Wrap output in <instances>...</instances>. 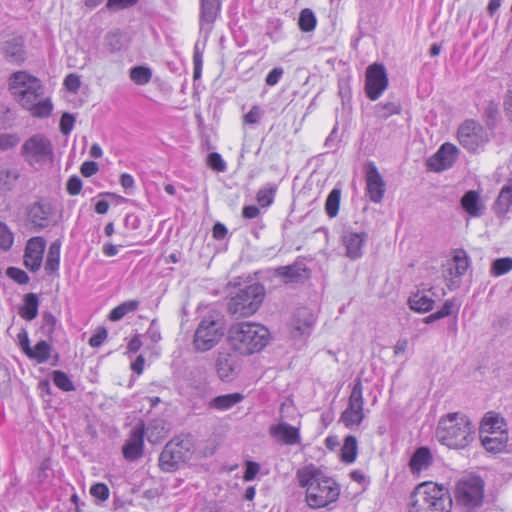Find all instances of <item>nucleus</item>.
<instances>
[{"mask_svg":"<svg viewBox=\"0 0 512 512\" xmlns=\"http://www.w3.org/2000/svg\"><path fill=\"white\" fill-rule=\"evenodd\" d=\"M306 269L300 264L280 266L275 269V275L282 278L285 283L296 282L303 277Z\"/></svg>","mask_w":512,"mask_h":512,"instance_id":"c85d7f7f","label":"nucleus"},{"mask_svg":"<svg viewBox=\"0 0 512 512\" xmlns=\"http://www.w3.org/2000/svg\"><path fill=\"white\" fill-rule=\"evenodd\" d=\"M270 434L277 441L286 445L298 444L301 439L299 430L286 422L271 426Z\"/></svg>","mask_w":512,"mask_h":512,"instance_id":"4be33fe9","label":"nucleus"},{"mask_svg":"<svg viewBox=\"0 0 512 512\" xmlns=\"http://www.w3.org/2000/svg\"><path fill=\"white\" fill-rule=\"evenodd\" d=\"M21 155L31 166L43 165L54 156L52 142L43 134H34L24 141Z\"/></svg>","mask_w":512,"mask_h":512,"instance_id":"9d476101","label":"nucleus"},{"mask_svg":"<svg viewBox=\"0 0 512 512\" xmlns=\"http://www.w3.org/2000/svg\"><path fill=\"white\" fill-rule=\"evenodd\" d=\"M167 434L168 430L163 419H153L148 423L147 427H145L147 440L152 444L159 443L167 436Z\"/></svg>","mask_w":512,"mask_h":512,"instance_id":"cd10ccee","label":"nucleus"},{"mask_svg":"<svg viewBox=\"0 0 512 512\" xmlns=\"http://www.w3.org/2000/svg\"><path fill=\"white\" fill-rule=\"evenodd\" d=\"M139 307V301L137 300H129L121 303L111 310L109 314V319L111 321H119L128 313L134 312Z\"/></svg>","mask_w":512,"mask_h":512,"instance_id":"58836bf2","label":"nucleus"},{"mask_svg":"<svg viewBox=\"0 0 512 512\" xmlns=\"http://www.w3.org/2000/svg\"><path fill=\"white\" fill-rule=\"evenodd\" d=\"M7 275L19 284H26L30 280L28 274L24 270L16 267L8 268Z\"/></svg>","mask_w":512,"mask_h":512,"instance_id":"6e6d98bb","label":"nucleus"},{"mask_svg":"<svg viewBox=\"0 0 512 512\" xmlns=\"http://www.w3.org/2000/svg\"><path fill=\"white\" fill-rule=\"evenodd\" d=\"M341 191L334 188L328 195L325 202V211L330 218L338 215L340 206Z\"/></svg>","mask_w":512,"mask_h":512,"instance_id":"37998d69","label":"nucleus"},{"mask_svg":"<svg viewBox=\"0 0 512 512\" xmlns=\"http://www.w3.org/2000/svg\"><path fill=\"white\" fill-rule=\"evenodd\" d=\"M90 494L98 501L104 502L109 498V488L104 483H96L91 486Z\"/></svg>","mask_w":512,"mask_h":512,"instance_id":"864d4df0","label":"nucleus"},{"mask_svg":"<svg viewBox=\"0 0 512 512\" xmlns=\"http://www.w3.org/2000/svg\"><path fill=\"white\" fill-rule=\"evenodd\" d=\"M20 137L16 133H0V151H7L16 147Z\"/></svg>","mask_w":512,"mask_h":512,"instance_id":"3c124183","label":"nucleus"},{"mask_svg":"<svg viewBox=\"0 0 512 512\" xmlns=\"http://www.w3.org/2000/svg\"><path fill=\"white\" fill-rule=\"evenodd\" d=\"M46 248V241L43 237L30 238L24 251V265L32 272L40 269L43 262V254Z\"/></svg>","mask_w":512,"mask_h":512,"instance_id":"dca6fc26","label":"nucleus"},{"mask_svg":"<svg viewBox=\"0 0 512 512\" xmlns=\"http://www.w3.org/2000/svg\"><path fill=\"white\" fill-rule=\"evenodd\" d=\"M23 108L28 110L33 117L47 118L53 110V105L51 100L47 98L43 100H32L31 105L24 106Z\"/></svg>","mask_w":512,"mask_h":512,"instance_id":"f704fd0d","label":"nucleus"},{"mask_svg":"<svg viewBox=\"0 0 512 512\" xmlns=\"http://www.w3.org/2000/svg\"><path fill=\"white\" fill-rule=\"evenodd\" d=\"M484 482L478 476L464 477L458 481L455 488L457 505L467 512L474 511L483 503Z\"/></svg>","mask_w":512,"mask_h":512,"instance_id":"6e6552de","label":"nucleus"},{"mask_svg":"<svg viewBox=\"0 0 512 512\" xmlns=\"http://www.w3.org/2000/svg\"><path fill=\"white\" fill-rule=\"evenodd\" d=\"M9 90L22 106H29L32 100H38L43 95V85L37 77L26 71H17L9 78Z\"/></svg>","mask_w":512,"mask_h":512,"instance_id":"0eeeda50","label":"nucleus"},{"mask_svg":"<svg viewBox=\"0 0 512 512\" xmlns=\"http://www.w3.org/2000/svg\"><path fill=\"white\" fill-rule=\"evenodd\" d=\"M400 110V105L395 102H387L385 104L380 103L376 106V113L378 116L383 118H387L394 114H399Z\"/></svg>","mask_w":512,"mask_h":512,"instance_id":"8fccbe9b","label":"nucleus"},{"mask_svg":"<svg viewBox=\"0 0 512 512\" xmlns=\"http://www.w3.org/2000/svg\"><path fill=\"white\" fill-rule=\"evenodd\" d=\"M367 241V234L363 231L345 229L342 235V243L346 249V256L356 260L363 255V247Z\"/></svg>","mask_w":512,"mask_h":512,"instance_id":"6ab92c4d","label":"nucleus"},{"mask_svg":"<svg viewBox=\"0 0 512 512\" xmlns=\"http://www.w3.org/2000/svg\"><path fill=\"white\" fill-rule=\"evenodd\" d=\"M270 340L269 330L256 322L234 323L228 329L230 348L240 355H252L263 350Z\"/></svg>","mask_w":512,"mask_h":512,"instance_id":"7ed1b4c3","label":"nucleus"},{"mask_svg":"<svg viewBox=\"0 0 512 512\" xmlns=\"http://www.w3.org/2000/svg\"><path fill=\"white\" fill-rule=\"evenodd\" d=\"M50 354L51 345L45 340H41L34 347H30L26 353L30 359H34L40 364L45 363L50 358Z\"/></svg>","mask_w":512,"mask_h":512,"instance_id":"e433bc0d","label":"nucleus"},{"mask_svg":"<svg viewBox=\"0 0 512 512\" xmlns=\"http://www.w3.org/2000/svg\"><path fill=\"white\" fill-rule=\"evenodd\" d=\"M480 439L482 446L487 452L501 453L506 450L508 433L507 431H498L493 434H481Z\"/></svg>","mask_w":512,"mask_h":512,"instance_id":"b1692460","label":"nucleus"},{"mask_svg":"<svg viewBox=\"0 0 512 512\" xmlns=\"http://www.w3.org/2000/svg\"><path fill=\"white\" fill-rule=\"evenodd\" d=\"M2 51L6 59L11 63L20 64L25 60L26 53L22 37H14L5 41Z\"/></svg>","mask_w":512,"mask_h":512,"instance_id":"393cba45","label":"nucleus"},{"mask_svg":"<svg viewBox=\"0 0 512 512\" xmlns=\"http://www.w3.org/2000/svg\"><path fill=\"white\" fill-rule=\"evenodd\" d=\"M75 118L70 113H64L60 118V131L63 135H68L73 130Z\"/></svg>","mask_w":512,"mask_h":512,"instance_id":"4d7b16f0","label":"nucleus"},{"mask_svg":"<svg viewBox=\"0 0 512 512\" xmlns=\"http://www.w3.org/2000/svg\"><path fill=\"white\" fill-rule=\"evenodd\" d=\"M284 70L282 67L273 68L266 76L265 82L268 86H275L281 79Z\"/></svg>","mask_w":512,"mask_h":512,"instance_id":"0e129e2a","label":"nucleus"},{"mask_svg":"<svg viewBox=\"0 0 512 512\" xmlns=\"http://www.w3.org/2000/svg\"><path fill=\"white\" fill-rule=\"evenodd\" d=\"M57 324L56 317L51 312H44L42 315V332L50 336L54 333Z\"/></svg>","mask_w":512,"mask_h":512,"instance_id":"603ef678","label":"nucleus"},{"mask_svg":"<svg viewBox=\"0 0 512 512\" xmlns=\"http://www.w3.org/2000/svg\"><path fill=\"white\" fill-rule=\"evenodd\" d=\"M192 449V441L189 436H176L170 440L159 456V465L165 472L176 470L185 461Z\"/></svg>","mask_w":512,"mask_h":512,"instance_id":"1a4fd4ad","label":"nucleus"},{"mask_svg":"<svg viewBox=\"0 0 512 512\" xmlns=\"http://www.w3.org/2000/svg\"><path fill=\"white\" fill-rule=\"evenodd\" d=\"M259 469H260L259 464H257L256 462H251V461L247 462L244 476H243L244 480L252 481L258 474Z\"/></svg>","mask_w":512,"mask_h":512,"instance_id":"774afa93","label":"nucleus"},{"mask_svg":"<svg viewBox=\"0 0 512 512\" xmlns=\"http://www.w3.org/2000/svg\"><path fill=\"white\" fill-rule=\"evenodd\" d=\"M409 305L412 310L425 313L432 310L434 300L424 292H417L410 296Z\"/></svg>","mask_w":512,"mask_h":512,"instance_id":"72a5a7b5","label":"nucleus"},{"mask_svg":"<svg viewBox=\"0 0 512 512\" xmlns=\"http://www.w3.org/2000/svg\"><path fill=\"white\" fill-rule=\"evenodd\" d=\"M82 189V181L77 176H72L67 181V192L72 195H78Z\"/></svg>","mask_w":512,"mask_h":512,"instance_id":"69168bd1","label":"nucleus"},{"mask_svg":"<svg viewBox=\"0 0 512 512\" xmlns=\"http://www.w3.org/2000/svg\"><path fill=\"white\" fill-rule=\"evenodd\" d=\"M458 311V305L455 299H448L444 302L440 310L430 314L426 317L425 323L429 324L441 318L450 316L454 312Z\"/></svg>","mask_w":512,"mask_h":512,"instance_id":"a19ab883","label":"nucleus"},{"mask_svg":"<svg viewBox=\"0 0 512 512\" xmlns=\"http://www.w3.org/2000/svg\"><path fill=\"white\" fill-rule=\"evenodd\" d=\"M263 112L261 108L257 105L253 106L250 111L244 116V123L246 124H256L260 121Z\"/></svg>","mask_w":512,"mask_h":512,"instance_id":"e2e57ef3","label":"nucleus"},{"mask_svg":"<svg viewBox=\"0 0 512 512\" xmlns=\"http://www.w3.org/2000/svg\"><path fill=\"white\" fill-rule=\"evenodd\" d=\"M208 164L212 169L218 172H223L226 169V163L222 159L221 155L216 152L208 155Z\"/></svg>","mask_w":512,"mask_h":512,"instance_id":"13d9d810","label":"nucleus"},{"mask_svg":"<svg viewBox=\"0 0 512 512\" xmlns=\"http://www.w3.org/2000/svg\"><path fill=\"white\" fill-rule=\"evenodd\" d=\"M152 78V71L146 66H135L130 69V79L137 85H146Z\"/></svg>","mask_w":512,"mask_h":512,"instance_id":"a18cd8bd","label":"nucleus"},{"mask_svg":"<svg viewBox=\"0 0 512 512\" xmlns=\"http://www.w3.org/2000/svg\"><path fill=\"white\" fill-rule=\"evenodd\" d=\"M461 206L471 217L481 216L484 209L479 193L474 190H470L463 195Z\"/></svg>","mask_w":512,"mask_h":512,"instance_id":"bb28decb","label":"nucleus"},{"mask_svg":"<svg viewBox=\"0 0 512 512\" xmlns=\"http://www.w3.org/2000/svg\"><path fill=\"white\" fill-rule=\"evenodd\" d=\"M460 145L469 152H479L488 142V134L485 128L474 120H466L457 132Z\"/></svg>","mask_w":512,"mask_h":512,"instance_id":"9b49d317","label":"nucleus"},{"mask_svg":"<svg viewBox=\"0 0 512 512\" xmlns=\"http://www.w3.org/2000/svg\"><path fill=\"white\" fill-rule=\"evenodd\" d=\"M505 426L506 424L503 418L491 412L487 413L480 425V435L487 433L493 434L498 431H507Z\"/></svg>","mask_w":512,"mask_h":512,"instance_id":"c756f323","label":"nucleus"},{"mask_svg":"<svg viewBox=\"0 0 512 512\" xmlns=\"http://www.w3.org/2000/svg\"><path fill=\"white\" fill-rule=\"evenodd\" d=\"M243 395L240 393H231V394H225L220 395L215 398H213L209 406L211 408L217 409V410H228L235 406L236 404L240 403L243 400Z\"/></svg>","mask_w":512,"mask_h":512,"instance_id":"7c9ffc66","label":"nucleus"},{"mask_svg":"<svg viewBox=\"0 0 512 512\" xmlns=\"http://www.w3.org/2000/svg\"><path fill=\"white\" fill-rule=\"evenodd\" d=\"M476 437V426L463 413L455 412L442 416L436 429V438L450 449H464Z\"/></svg>","mask_w":512,"mask_h":512,"instance_id":"f03ea898","label":"nucleus"},{"mask_svg":"<svg viewBox=\"0 0 512 512\" xmlns=\"http://www.w3.org/2000/svg\"><path fill=\"white\" fill-rule=\"evenodd\" d=\"M388 87L386 69L382 64L374 63L366 70L365 92L367 97L375 101Z\"/></svg>","mask_w":512,"mask_h":512,"instance_id":"ddd939ff","label":"nucleus"},{"mask_svg":"<svg viewBox=\"0 0 512 512\" xmlns=\"http://www.w3.org/2000/svg\"><path fill=\"white\" fill-rule=\"evenodd\" d=\"M433 462L431 451L427 447L416 449L409 461V467L413 474H420L427 470Z\"/></svg>","mask_w":512,"mask_h":512,"instance_id":"a878e982","label":"nucleus"},{"mask_svg":"<svg viewBox=\"0 0 512 512\" xmlns=\"http://www.w3.org/2000/svg\"><path fill=\"white\" fill-rule=\"evenodd\" d=\"M265 296L264 286L259 283L239 289L228 302V311L235 317H249L261 306Z\"/></svg>","mask_w":512,"mask_h":512,"instance_id":"39448f33","label":"nucleus"},{"mask_svg":"<svg viewBox=\"0 0 512 512\" xmlns=\"http://www.w3.org/2000/svg\"><path fill=\"white\" fill-rule=\"evenodd\" d=\"M138 0H108L106 7L109 10H122L135 5Z\"/></svg>","mask_w":512,"mask_h":512,"instance_id":"680f3d73","label":"nucleus"},{"mask_svg":"<svg viewBox=\"0 0 512 512\" xmlns=\"http://www.w3.org/2000/svg\"><path fill=\"white\" fill-rule=\"evenodd\" d=\"M452 503L447 487L424 482L414 490L409 512H450Z\"/></svg>","mask_w":512,"mask_h":512,"instance_id":"20e7f679","label":"nucleus"},{"mask_svg":"<svg viewBox=\"0 0 512 512\" xmlns=\"http://www.w3.org/2000/svg\"><path fill=\"white\" fill-rule=\"evenodd\" d=\"M20 177L17 168H1L0 169V191L10 192L14 189L16 182Z\"/></svg>","mask_w":512,"mask_h":512,"instance_id":"473e14b6","label":"nucleus"},{"mask_svg":"<svg viewBox=\"0 0 512 512\" xmlns=\"http://www.w3.org/2000/svg\"><path fill=\"white\" fill-rule=\"evenodd\" d=\"M224 336L222 318L214 313L203 317L194 332L193 347L198 352H206L214 348Z\"/></svg>","mask_w":512,"mask_h":512,"instance_id":"423d86ee","label":"nucleus"},{"mask_svg":"<svg viewBox=\"0 0 512 512\" xmlns=\"http://www.w3.org/2000/svg\"><path fill=\"white\" fill-rule=\"evenodd\" d=\"M358 444L356 437L349 435L345 438L341 449V460L347 464L353 463L357 457Z\"/></svg>","mask_w":512,"mask_h":512,"instance_id":"4c0bfd02","label":"nucleus"},{"mask_svg":"<svg viewBox=\"0 0 512 512\" xmlns=\"http://www.w3.org/2000/svg\"><path fill=\"white\" fill-rule=\"evenodd\" d=\"M470 265L469 257L465 250L456 249L453 256L443 266V274L449 281V285H456L457 280L460 279L467 271Z\"/></svg>","mask_w":512,"mask_h":512,"instance_id":"4468645a","label":"nucleus"},{"mask_svg":"<svg viewBox=\"0 0 512 512\" xmlns=\"http://www.w3.org/2000/svg\"><path fill=\"white\" fill-rule=\"evenodd\" d=\"M298 484L305 490V500L312 509L324 508L338 500L340 485L321 468L313 464L298 469Z\"/></svg>","mask_w":512,"mask_h":512,"instance_id":"f257e3e1","label":"nucleus"},{"mask_svg":"<svg viewBox=\"0 0 512 512\" xmlns=\"http://www.w3.org/2000/svg\"><path fill=\"white\" fill-rule=\"evenodd\" d=\"M216 367H217V373L222 380L228 379L233 371V368L228 363L227 358H218Z\"/></svg>","mask_w":512,"mask_h":512,"instance_id":"5fc2aeb1","label":"nucleus"},{"mask_svg":"<svg viewBox=\"0 0 512 512\" xmlns=\"http://www.w3.org/2000/svg\"><path fill=\"white\" fill-rule=\"evenodd\" d=\"M99 166L94 161H85L82 163L80 171L84 177H91L97 173Z\"/></svg>","mask_w":512,"mask_h":512,"instance_id":"338daca9","label":"nucleus"},{"mask_svg":"<svg viewBox=\"0 0 512 512\" xmlns=\"http://www.w3.org/2000/svg\"><path fill=\"white\" fill-rule=\"evenodd\" d=\"M39 299L34 293H28L24 297V305L20 308V316L28 321L35 319L38 315Z\"/></svg>","mask_w":512,"mask_h":512,"instance_id":"2f4dec72","label":"nucleus"},{"mask_svg":"<svg viewBox=\"0 0 512 512\" xmlns=\"http://www.w3.org/2000/svg\"><path fill=\"white\" fill-rule=\"evenodd\" d=\"M315 324V317L307 308H300L293 316L291 334L294 338L310 335Z\"/></svg>","mask_w":512,"mask_h":512,"instance_id":"412c9836","label":"nucleus"},{"mask_svg":"<svg viewBox=\"0 0 512 512\" xmlns=\"http://www.w3.org/2000/svg\"><path fill=\"white\" fill-rule=\"evenodd\" d=\"M52 380L54 385L64 392H71L75 390V386L69 376L60 370H55L52 373Z\"/></svg>","mask_w":512,"mask_h":512,"instance_id":"de8ad7c7","label":"nucleus"},{"mask_svg":"<svg viewBox=\"0 0 512 512\" xmlns=\"http://www.w3.org/2000/svg\"><path fill=\"white\" fill-rule=\"evenodd\" d=\"M365 418L363 386L360 379H357L353 385L348 400V406L341 414V421L347 428L358 427Z\"/></svg>","mask_w":512,"mask_h":512,"instance_id":"f8f14e48","label":"nucleus"},{"mask_svg":"<svg viewBox=\"0 0 512 512\" xmlns=\"http://www.w3.org/2000/svg\"><path fill=\"white\" fill-rule=\"evenodd\" d=\"M221 10L220 0H200V32L207 38Z\"/></svg>","mask_w":512,"mask_h":512,"instance_id":"aec40b11","label":"nucleus"},{"mask_svg":"<svg viewBox=\"0 0 512 512\" xmlns=\"http://www.w3.org/2000/svg\"><path fill=\"white\" fill-rule=\"evenodd\" d=\"M459 150L452 143H444L437 152L427 160L430 170L440 172L452 167L458 157Z\"/></svg>","mask_w":512,"mask_h":512,"instance_id":"2eb2a0df","label":"nucleus"},{"mask_svg":"<svg viewBox=\"0 0 512 512\" xmlns=\"http://www.w3.org/2000/svg\"><path fill=\"white\" fill-rule=\"evenodd\" d=\"M51 215L52 208L49 204L36 202L28 209V218L38 229L46 228L49 225Z\"/></svg>","mask_w":512,"mask_h":512,"instance_id":"5701e85b","label":"nucleus"},{"mask_svg":"<svg viewBox=\"0 0 512 512\" xmlns=\"http://www.w3.org/2000/svg\"><path fill=\"white\" fill-rule=\"evenodd\" d=\"M107 335V330L104 327L98 328L96 332L90 337L89 345L94 348L100 347L106 340Z\"/></svg>","mask_w":512,"mask_h":512,"instance_id":"bf43d9fd","label":"nucleus"},{"mask_svg":"<svg viewBox=\"0 0 512 512\" xmlns=\"http://www.w3.org/2000/svg\"><path fill=\"white\" fill-rule=\"evenodd\" d=\"M64 86L69 92L76 93L81 86L80 77L72 73L67 75L64 79Z\"/></svg>","mask_w":512,"mask_h":512,"instance_id":"052dcab7","label":"nucleus"},{"mask_svg":"<svg viewBox=\"0 0 512 512\" xmlns=\"http://www.w3.org/2000/svg\"><path fill=\"white\" fill-rule=\"evenodd\" d=\"M277 192V185L273 183H267L263 187H261L256 195V199L258 204L261 207L270 206L275 198Z\"/></svg>","mask_w":512,"mask_h":512,"instance_id":"ea45409f","label":"nucleus"},{"mask_svg":"<svg viewBox=\"0 0 512 512\" xmlns=\"http://www.w3.org/2000/svg\"><path fill=\"white\" fill-rule=\"evenodd\" d=\"M60 251V241L56 240L50 244L45 262V270L47 273H53L59 269Z\"/></svg>","mask_w":512,"mask_h":512,"instance_id":"c9c22d12","label":"nucleus"},{"mask_svg":"<svg viewBox=\"0 0 512 512\" xmlns=\"http://www.w3.org/2000/svg\"><path fill=\"white\" fill-rule=\"evenodd\" d=\"M317 20L313 11L309 8H305L300 12L298 25L301 31L311 32L315 29Z\"/></svg>","mask_w":512,"mask_h":512,"instance_id":"c03bdc74","label":"nucleus"},{"mask_svg":"<svg viewBox=\"0 0 512 512\" xmlns=\"http://www.w3.org/2000/svg\"><path fill=\"white\" fill-rule=\"evenodd\" d=\"M14 242V235L9 227L0 221V248L2 250H9Z\"/></svg>","mask_w":512,"mask_h":512,"instance_id":"09e8293b","label":"nucleus"},{"mask_svg":"<svg viewBox=\"0 0 512 512\" xmlns=\"http://www.w3.org/2000/svg\"><path fill=\"white\" fill-rule=\"evenodd\" d=\"M512 206V194L506 190H500V193L494 203V211L498 216H504Z\"/></svg>","mask_w":512,"mask_h":512,"instance_id":"79ce46f5","label":"nucleus"},{"mask_svg":"<svg viewBox=\"0 0 512 512\" xmlns=\"http://www.w3.org/2000/svg\"><path fill=\"white\" fill-rule=\"evenodd\" d=\"M145 425L140 422L133 426L129 438L122 448L123 456L128 461L138 459L143 453Z\"/></svg>","mask_w":512,"mask_h":512,"instance_id":"f3484780","label":"nucleus"},{"mask_svg":"<svg viewBox=\"0 0 512 512\" xmlns=\"http://www.w3.org/2000/svg\"><path fill=\"white\" fill-rule=\"evenodd\" d=\"M366 192L369 199L374 203H380L384 197L386 184L380 175L376 165L369 162L366 165Z\"/></svg>","mask_w":512,"mask_h":512,"instance_id":"a211bd4d","label":"nucleus"},{"mask_svg":"<svg viewBox=\"0 0 512 512\" xmlns=\"http://www.w3.org/2000/svg\"><path fill=\"white\" fill-rule=\"evenodd\" d=\"M511 270H512V258L511 257L498 258L493 261L491 268H490V274L494 277H499V276L509 273Z\"/></svg>","mask_w":512,"mask_h":512,"instance_id":"49530a36","label":"nucleus"}]
</instances>
